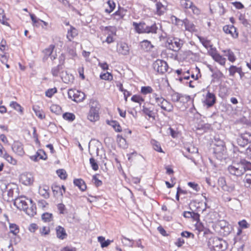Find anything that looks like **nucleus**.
Returning <instances> with one entry per match:
<instances>
[{"instance_id":"obj_1","label":"nucleus","mask_w":251,"mask_h":251,"mask_svg":"<svg viewBox=\"0 0 251 251\" xmlns=\"http://www.w3.org/2000/svg\"><path fill=\"white\" fill-rule=\"evenodd\" d=\"M133 26L136 32L139 34H156L159 29L156 23L148 25L145 22H140L139 23L133 22Z\"/></svg>"},{"instance_id":"obj_2","label":"nucleus","mask_w":251,"mask_h":251,"mask_svg":"<svg viewBox=\"0 0 251 251\" xmlns=\"http://www.w3.org/2000/svg\"><path fill=\"white\" fill-rule=\"evenodd\" d=\"M208 246L211 251H222L226 248L227 245L223 239L218 237H213L209 239Z\"/></svg>"},{"instance_id":"obj_3","label":"nucleus","mask_w":251,"mask_h":251,"mask_svg":"<svg viewBox=\"0 0 251 251\" xmlns=\"http://www.w3.org/2000/svg\"><path fill=\"white\" fill-rule=\"evenodd\" d=\"M180 4L181 7L185 12L197 15H199L200 13L199 9L190 0H180Z\"/></svg>"},{"instance_id":"obj_4","label":"nucleus","mask_w":251,"mask_h":251,"mask_svg":"<svg viewBox=\"0 0 251 251\" xmlns=\"http://www.w3.org/2000/svg\"><path fill=\"white\" fill-rule=\"evenodd\" d=\"M227 170L231 175L237 176H241L244 173V170L241 165V161L239 163H233L228 167Z\"/></svg>"},{"instance_id":"obj_5","label":"nucleus","mask_w":251,"mask_h":251,"mask_svg":"<svg viewBox=\"0 0 251 251\" xmlns=\"http://www.w3.org/2000/svg\"><path fill=\"white\" fill-rule=\"evenodd\" d=\"M213 150V152L217 159L222 160L226 158V150L223 142H222L221 145H216V147L214 148Z\"/></svg>"},{"instance_id":"obj_6","label":"nucleus","mask_w":251,"mask_h":251,"mask_svg":"<svg viewBox=\"0 0 251 251\" xmlns=\"http://www.w3.org/2000/svg\"><path fill=\"white\" fill-rule=\"evenodd\" d=\"M154 70L160 74H163L167 71L168 65L164 60L157 59L152 64Z\"/></svg>"},{"instance_id":"obj_7","label":"nucleus","mask_w":251,"mask_h":251,"mask_svg":"<svg viewBox=\"0 0 251 251\" xmlns=\"http://www.w3.org/2000/svg\"><path fill=\"white\" fill-rule=\"evenodd\" d=\"M69 98L77 102L82 101L85 97V94L75 89H70L68 92Z\"/></svg>"},{"instance_id":"obj_8","label":"nucleus","mask_w":251,"mask_h":251,"mask_svg":"<svg viewBox=\"0 0 251 251\" xmlns=\"http://www.w3.org/2000/svg\"><path fill=\"white\" fill-rule=\"evenodd\" d=\"M31 200L26 198L24 196H20L15 199L14 204L20 210H23V211L26 209L27 205H29V203L28 201Z\"/></svg>"},{"instance_id":"obj_9","label":"nucleus","mask_w":251,"mask_h":251,"mask_svg":"<svg viewBox=\"0 0 251 251\" xmlns=\"http://www.w3.org/2000/svg\"><path fill=\"white\" fill-rule=\"evenodd\" d=\"M237 144L240 147H244L251 142V134L245 132L240 134L236 139Z\"/></svg>"},{"instance_id":"obj_10","label":"nucleus","mask_w":251,"mask_h":251,"mask_svg":"<svg viewBox=\"0 0 251 251\" xmlns=\"http://www.w3.org/2000/svg\"><path fill=\"white\" fill-rule=\"evenodd\" d=\"M13 151L17 155L23 156L25 154L23 145L18 141H14L12 145Z\"/></svg>"},{"instance_id":"obj_11","label":"nucleus","mask_w":251,"mask_h":251,"mask_svg":"<svg viewBox=\"0 0 251 251\" xmlns=\"http://www.w3.org/2000/svg\"><path fill=\"white\" fill-rule=\"evenodd\" d=\"M99 108L91 106L88 115V119L91 122H95L99 120Z\"/></svg>"},{"instance_id":"obj_12","label":"nucleus","mask_w":251,"mask_h":251,"mask_svg":"<svg viewBox=\"0 0 251 251\" xmlns=\"http://www.w3.org/2000/svg\"><path fill=\"white\" fill-rule=\"evenodd\" d=\"M223 31L227 34H230L233 38H237L238 33L235 27L233 25H226L223 27Z\"/></svg>"},{"instance_id":"obj_13","label":"nucleus","mask_w":251,"mask_h":251,"mask_svg":"<svg viewBox=\"0 0 251 251\" xmlns=\"http://www.w3.org/2000/svg\"><path fill=\"white\" fill-rule=\"evenodd\" d=\"M167 48L170 50L175 51H178L181 48V44L180 43V40L173 39L170 40V41H168Z\"/></svg>"},{"instance_id":"obj_14","label":"nucleus","mask_w":251,"mask_h":251,"mask_svg":"<svg viewBox=\"0 0 251 251\" xmlns=\"http://www.w3.org/2000/svg\"><path fill=\"white\" fill-rule=\"evenodd\" d=\"M20 180L25 185H29L33 182V177L30 173H24L21 176Z\"/></svg>"},{"instance_id":"obj_15","label":"nucleus","mask_w":251,"mask_h":251,"mask_svg":"<svg viewBox=\"0 0 251 251\" xmlns=\"http://www.w3.org/2000/svg\"><path fill=\"white\" fill-rule=\"evenodd\" d=\"M29 203V205H27L26 209L24 211L29 216L32 217L36 213V207L32 200L28 201Z\"/></svg>"},{"instance_id":"obj_16","label":"nucleus","mask_w":251,"mask_h":251,"mask_svg":"<svg viewBox=\"0 0 251 251\" xmlns=\"http://www.w3.org/2000/svg\"><path fill=\"white\" fill-rule=\"evenodd\" d=\"M29 203V205H27L26 209L24 211L29 216L32 217L36 213V207L32 200L28 201Z\"/></svg>"},{"instance_id":"obj_17","label":"nucleus","mask_w":251,"mask_h":251,"mask_svg":"<svg viewBox=\"0 0 251 251\" xmlns=\"http://www.w3.org/2000/svg\"><path fill=\"white\" fill-rule=\"evenodd\" d=\"M204 102L207 106V107L213 106L216 102V97L215 95L208 92L206 94V99Z\"/></svg>"},{"instance_id":"obj_18","label":"nucleus","mask_w":251,"mask_h":251,"mask_svg":"<svg viewBox=\"0 0 251 251\" xmlns=\"http://www.w3.org/2000/svg\"><path fill=\"white\" fill-rule=\"evenodd\" d=\"M117 51L119 54L126 55L129 53V49L126 43H121L118 45Z\"/></svg>"},{"instance_id":"obj_19","label":"nucleus","mask_w":251,"mask_h":251,"mask_svg":"<svg viewBox=\"0 0 251 251\" xmlns=\"http://www.w3.org/2000/svg\"><path fill=\"white\" fill-rule=\"evenodd\" d=\"M46 154L45 152L42 150H39L34 155L31 156V159L37 161L39 159L45 160L46 159Z\"/></svg>"},{"instance_id":"obj_20","label":"nucleus","mask_w":251,"mask_h":251,"mask_svg":"<svg viewBox=\"0 0 251 251\" xmlns=\"http://www.w3.org/2000/svg\"><path fill=\"white\" fill-rule=\"evenodd\" d=\"M57 237L60 239H64L67 236L65 229L61 226H58L56 228Z\"/></svg>"},{"instance_id":"obj_21","label":"nucleus","mask_w":251,"mask_h":251,"mask_svg":"<svg viewBox=\"0 0 251 251\" xmlns=\"http://www.w3.org/2000/svg\"><path fill=\"white\" fill-rule=\"evenodd\" d=\"M74 183L75 186H77L82 191H85L87 188L85 182L82 179H75L74 180Z\"/></svg>"},{"instance_id":"obj_22","label":"nucleus","mask_w":251,"mask_h":251,"mask_svg":"<svg viewBox=\"0 0 251 251\" xmlns=\"http://www.w3.org/2000/svg\"><path fill=\"white\" fill-rule=\"evenodd\" d=\"M163 102L161 108L167 112H172L174 109L173 105L165 99L163 100Z\"/></svg>"},{"instance_id":"obj_23","label":"nucleus","mask_w":251,"mask_h":251,"mask_svg":"<svg viewBox=\"0 0 251 251\" xmlns=\"http://www.w3.org/2000/svg\"><path fill=\"white\" fill-rule=\"evenodd\" d=\"M54 196L55 197H58L59 196H62L63 194V192L60 186H57V185L54 184L51 187Z\"/></svg>"},{"instance_id":"obj_24","label":"nucleus","mask_w":251,"mask_h":251,"mask_svg":"<svg viewBox=\"0 0 251 251\" xmlns=\"http://www.w3.org/2000/svg\"><path fill=\"white\" fill-rule=\"evenodd\" d=\"M183 23L185 25L186 30L190 31H194L196 30L195 25L190 22L188 19H184L183 21Z\"/></svg>"},{"instance_id":"obj_25","label":"nucleus","mask_w":251,"mask_h":251,"mask_svg":"<svg viewBox=\"0 0 251 251\" xmlns=\"http://www.w3.org/2000/svg\"><path fill=\"white\" fill-rule=\"evenodd\" d=\"M77 34V30L75 27L71 26L70 29L68 31L67 38L71 41Z\"/></svg>"},{"instance_id":"obj_26","label":"nucleus","mask_w":251,"mask_h":251,"mask_svg":"<svg viewBox=\"0 0 251 251\" xmlns=\"http://www.w3.org/2000/svg\"><path fill=\"white\" fill-rule=\"evenodd\" d=\"M156 12L158 15H162L166 10V7L161 2H157L156 3Z\"/></svg>"},{"instance_id":"obj_27","label":"nucleus","mask_w":251,"mask_h":251,"mask_svg":"<svg viewBox=\"0 0 251 251\" xmlns=\"http://www.w3.org/2000/svg\"><path fill=\"white\" fill-rule=\"evenodd\" d=\"M213 59L218 62L221 65H225L226 63V59L223 57L220 54L213 55Z\"/></svg>"},{"instance_id":"obj_28","label":"nucleus","mask_w":251,"mask_h":251,"mask_svg":"<svg viewBox=\"0 0 251 251\" xmlns=\"http://www.w3.org/2000/svg\"><path fill=\"white\" fill-rule=\"evenodd\" d=\"M3 157L6 159V160L12 165H15L17 164V160L14 158L12 156L8 154L6 152L4 153Z\"/></svg>"},{"instance_id":"obj_29","label":"nucleus","mask_w":251,"mask_h":251,"mask_svg":"<svg viewBox=\"0 0 251 251\" xmlns=\"http://www.w3.org/2000/svg\"><path fill=\"white\" fill-rule=\"evenodd\" d=\"M229 75L231 76H233L236 73H239L240 75H241L242 69L241 68H238L235 66H231L230 67L229 69Z\"/></svg>"},{"instance_id":"obj_30","label":"nucleus","mask_w":251,"mask_h":251,"mask_svg":"<svg viewBox=\"0 0 251 251\" xmlns=\"http://www.w3.org/2000/svg\"><path fill=\"white\" fill-rule=\"evenodd\" d=\"M240 205V201L239 200L236 199H233L230 201L228 206L231 207L233 209H235L239 207Z\"/></svg>"},{"instance_id":"obj_31","label":"nucleus","mask_w":251,"mask_h":251,"mask_svg":"<svg viewBox=\"0 0 251 251\" xmlns=\"http://www.w3.org/2000/svg\"><path fill=\"white\" fill-rule=\"evenodd\" d=\"M141 48L146 51L150 50L153 47V46L151 44V43L148 40H144L141 43Z\"/></svg>"},{"instance_id":"obj_32","label":"nucleus","mask_w":251,"mask_h":251,"mask_svg":"<svg viewBox=\"0 0 251 251\" xmlns=\"http://www.w3.org/2000/svg\"><path fill=\"white\" fill-rule=\"evenodd\" d=\"M108 124L112 126L115 130L117 132H121L122 131V127L119 125V124L115 121H111L108 122Z\"/></svg>"},{"instance_id":"obj_33","label":"nucleus","mask_w":251,"mask_h":251,"mask_svg":"<svg viewBox=\"0 0 251 251\" xmlns=\"http://www.w3.org/2000/svg\"><path fill=\"white\" fill-rule=\"evenodd\" d=\"M241 165L243 167V169L244 170V173L247 170H250L251 171V163L249 162L245 159H241L240 160Z\"/></svg>"},{"instance_id":"obj_34","label":"nucleus","mask_w":251,"mask_h":251,"mask_svg":"<svg viewBox=\"0 0 251 251\" xmlns=\"http://www.w3.org/2000/svg\"><path fill=\"white\" fill-rule=\"evenodd\" d=\"M98 241L100 243L101 247L102 248H104L107 247L111 242V241L110 240H105L104 237L102 236H99L98 238Z\"/></svg>"},{"instance_id":"obj_35","label":"nucleus","mask_w":251,"mask_h":251,"mask_svg":"<svg viewBox=\"0 0 251 251\" xmlns=\"http://www.w3.org/2000/svg\"><path fill=\"white\" fill-rule=\"evenodd\" d=\"M10 232L16 235L20 231L18 226L15 224H9Z\"/></svg>"},{"instance_id":"obj_36","label":"nucleus","mask_w":251,"mask_h":251,"mask_svg":"<svg viewBox=\"0 0 251 251\" xmlns=\"http://www.w3.org/2000/svg\"><path fill=\"white\" fill-rule=\"evenodd\" d=\"M55 49L54 45H50V46L49 48H48V52H50L49 54L50 59L52 60H53L56 58V56H57L56 51H54V50Z\"/></svg>"},{"instance_id":"obj_37","label":"nucleus","mask_w":251,"mask_h":251,"mask_svg":"<svg viewBox=\"0 0 251 251\" xmlns=\"http://www.w3.org/2000/svg\"><path fill=\"white\" fill-rule=\"evenodd\" d=\"M152 97L154 99L155 102L157 104V105L160 107L163 104V100L165 99L162 97L158 96L156 94L154 93L152 95Z\"/></svg>"},{"instance_id":"obj_38","label":"nucleus","mask_w":251,"mask_h":251,"mask_svg":"<svg viewBox=\"0 0 251 251\" xmlns=\"http://www.w3.org/2000/svg\"><path fill=\"white\" fill-rule=\"evenodd\" d=\"M50 110L52 113H53L56 115H59L61 113V107L56 104H53L50 107Z\"/></svg>"},{"instance_id":"obj_39","label":"nucleus","mask_w":251,"mask_h":251,"mask_svg":"<svg viewBox=\"0 0 251 251\" xmlns=\"http://www.w3.org/2000/svg\"><path fill=\"white\" fill-rule=\"evenodd\" d=\"M0 22L4 25H9L7 19L4 14V10L1 8H0Z\"/></svg>"},{"instance_id":"obj_40","label":"nucleus","mask_w":251,"mask_h":251,"mask_svg":"<svg viewBox=\"0 0 251 251\" xmlns=\"http://www.w3.org/2000/svg\"><path fill=\"white\" fill-rule=\"evenodd\" d=\"M223 51L225 53V55L228 57V59L233 62L235 60V57L233 52L230 50H223Z\"/></svg>"},{"instance_id":"obj_41","label":"nucleus","mask_w":251,"mask_h":251,"mask_svg":"<svg viewBox=\"0 0 251 251\" xmlns=\"http://www.w3.org/2000/svg\"><path fill=\"white\" fill-rule=\"evenodd\" d=\"M62 69L63 67H61V65H57L51 69V73L53 76H57L59 75L60 73V70H62Z\"/></svg>"},{"instance_id":"obj_42","label":"nucleus","mask_w":251,"mask_h":251,"mask_svg":"<svg viewBox=\"0 0 251 251\" xmlns=\"http://www.w3.org/2000/svg\"><path fill=\"white\" fill-rule=\"evenodd\" d=\"M10 186V184H7L3 181H0V194L3 193Z\"/></svg>"},{"instance_id":"obj_43","label":"nucleus","mask_w":251,"mask_h":251,"mask_svg":"<svg viewBox=\"0 0 251 251\" xmlns=\"http://www.w3.org/2000/svg\"><path fill=\"white\" fill-rule=\"evenodd\" d=\"M10 106L14 108L16 110L22 113L23 110L21 106L17 102L15 101H12L10 103Z\"/></svg>"},{"instance_id":"obj_44","label":"nucleus","mask_w":251,"mask_h":251,"mask_svg":"<svg viewBox=\"0 0 251 251\" xmlns=\"http://www.w3.org/2000/svg\"><path fill=\"white\" fill-rule=\"evenodd\" d=\"M143 111L146 115H148L150 118H152L153 119H155L154 113L152 110H150L149 108L144 107Z\"/></svg>"},{"instance_id":"obj_45","label":"nucleus","mask_w":251,"mask_h":251,"mask_svg":"<svg viewBox=\"0 0 251 251\" xmlns=\"http://www.w3.org/2000/svg\"><path fill=\"white\" fill-rule=\"evenodd\" d=\"M152 91L153 90L150 86H143L141 89V92L144 95L151 93Z\"/></svg>"},{"instance_id":"obj_46","label":"nucleus","mask_w":251,"mask_h":251,"mask_svg":"<svg viewBox=\"0 0 251 251\" xmlns=\"http://www.w3.org/2000/svg\"><path fill=\"white\" fill-rule=\"evenodd\" d=\"M153 149L160 152H163V151L161 148L160 144L155 140H153L151 142Z\"/></svg>"},{"instance_id":"obj_47","label":"nucleus","mask_w":251,"mask_h":251,"mask_svg":"<svg viewBox=\"0 0 251 251\" xmlns=\"http://www.w3.org/2000/svg\"><path fill=\"white\" fill-rule=\"evenodd\" d=\"M56 173L61 179H65L67 178V175L66 172L64 169H59L56 171Z\"/></svg>"},{"instance_id":"obj_48","label":"nucleus","mask_w":251,"mask_h":251,"mask_svg":"<svg viewBox=\"0 0 251 251\" xmlns=\"http://www.w3.org/2000/svg\"><path fill=\"white\" fill-rule=\"evenodd\" d=\"M171 100L173 102H178L181 98L180 95L179 93H176V92H173L171 95Z\"/></svg>"},{"instance_id":"obj_49","label":"nucleus","mask_w":251,"mask_h":251,"mask_svg":"<svg viewBox=\"0 0 251 251\" xmlns=\"http://www.w3.org/2000/svg\"><path fill=\"white\" fill-rule=\"evenodd\" d=\"M47 186L43 185L40 186L39 188V193L40 195L46 198L47 195V189H46Z\"/></svg>"},{"instance_id":"obj_50","label":"nucleus","mask_w":251,"mask_h":251,"mask_svg":"<svg viewBox=\"0 0 251 251\" xmlns=\"http://www.w3.org/2000/svg\"><path fill=\"white\" fill-rule=\"evenodd\" d=\"M63 117L64 119L69 121H73L75 119V115L70 113H64L63 115Z\"/></svg>"},{"instance_id":"obj_51","label":"nucleus","mask_w":251,"mask_h":251,"mask_svg":"<svg viewBox=\"0 0 251 251\" xmlns=\"http://www.w3.org/2000/svg\"><path fill=\"white\" fill-rule=\"evenodd\" d=\"M118 139L119 146L123 148H126L127 145L126 139L119 135L118 136Z\"/></svg>"},{"instance_id":"obj_52","label":"nucleus","mask_w":251,"mask_h":251,"mask_svg":"<svg viewBox=\"0 0 251 251\" xmlns=\"http://www.w3.org/2000/svg\"><path fill=\"white\" fill-rule=\"evenodd\" d=\"M244 181L246 183V186L251 187V174H247L246 175Z\"/></svg>"},{"instance_id":"obj_53","label":"nucleus","mask_w":251,"mask_h":251,"mask_svg":"<svg viewBox=\"0 0 251 251\" xmlns=\"http://www.w3.org/2000/svg\"><path fill=\"white\" fill-rule=\"evenodd\" d=\"M100 77L102 79L110 80H112L113 76L112 75L108 72L101 74L100 75Z\"/></svg>"},{"instance_id":"obj_54","label":"nucleus","mask_w":251,"mask_h":251,"mask_svg":"<svg viewBox=\"0 0 251 251\" xmlns=\"http://www.w3.org/2000/svg\"><path fill=\"white\" fill-rule=\"evenodd\" d=\"M200 41L203 46L206 48V49L211 48L212 47V45L211 44L209 41L207 40H205L204 39L200 38Z\"/></svg>"},{"instance_id":"obj_55","label":"nucleus","mask_w":251,"mask_h":251,"mask_svg":"<svg viewBox=\"0 0 251 251\" xmlns=\"http://www.w3.org/2000/svg\"><path fill=\"white\" fill-rule=\"evenodd\" d=\"M131 100L141 104L144 101V99L140 96L134 95L131 98Z\"/></svg>"},{"instance_id":"obj_56","label":"nucleus","mask_w":251,"mask_h":251,"mask_svg":"<svg viewBox=\"0 0 251 251\" xmlns=\"http://www.w3.org/2000/svg\"><path fill=\"white\" fill-rule=\"evenodd\" d=\"M90 163L91 165L92 169L94 171H97L98 170V169H99L98 165L94 158H91L90 159Z\"/></svg>"},{"instance_id":"obj_57","label":"nucleus","mask_w":251,"mask_h":251,"mask_svg":"<svg viewBox=\"0 0 251 251\" xmlns=\"http://www.w3.org/2000/svg\"><path fill=\"white\" fill-rule=\"evenodd\" d=\"M223 189L229 192L233 191L235 189V185L233 184L225 185L223 186Z\"/></svg>"},{"instance_id":"obj_58","label":"nucleus","mask_w":251,"mask_h":251,"mask_svg":"<svg viewBox=\"0 0 251 251\" xmlns=\"http://www.w3.org/2000/svg\"><path fill=\"white\" fill-rule=\"evenodd\" d=\"M107 3H108V5L109 6V9H105V12L108 13H110L114 9L115 6V4L114 2L111 1L110 0H109Z\"/></svg>"},{"instance_id":"obj_59","label":"nucleus","mask_w":251,"mask_h":251,"mask_svg":"<svg viewBox=\"0 0 251 251\" xmlns=\"http://www.w3.org/2000/svg\"><path fill=\"white\" fill-rule=\"evenodd\" d=\"M122 243L125 245L129 246V247H132V244H133L132 241L130 240L129 239H128V238H127L126 237H124L122 239Z\"/></svg>"},{"instance_id":"obj_60","label":"nucleus","mask_w":251,"mask_h":251,"mask_svg":"<svg viewBox=\"0 0 251 251\" xmlns=\"http://www.w3.org/2000/svg\"><path fill=\"white\" fill-rule=\"evenodd\" d=\"M238 224L240 227L247 228L249 227V224L245 220H242L238 222Z\"/></svg>"},{"instance_id":"obj_61","label":"nucleus","mask_w":251,"mask_h":251,"mask_svg":"<svg viewBox=\"0 0 251 251\" xmlns=\"http://www.w3.org/2000/svg\"><path fill=\"white\" fill-rule=\"evenodd\" d=\"M40 234L41 236H46L47 235V229L46 226H42L39 229Z\"/></svg>"},{"instance_id":"obj_62","label":"nucleus","mask_w":251,"mask_h":251,"mask_svg":"<svg viewBox=\"0 0 251 251\" xmlns=\"http://www.w3.org/2000/svg\"><path fill=\"white\" fill-rule=\"evenodd\" d=\"M33 109L36 116H38L39 118L42 119L45 118V114H43L40 111H37L34 107L33 108Z\"/></svg>"},{"instance_id":"obj_63","label":"nucleus","mask_w":251,"mask_h":251,"mask_svg":"<svg viewBox=\"0 0 251 251\" xmlns=\"http://www.w3.org/2000/svg\"><path fill=\"white\" fill-rule=\"evenodd\" d=\"M37 228V225L34 223L30 224L28 227V230L31 232H34Z\"/></svg>"},{"instance_id":"obj_64","label":"nucleus","mask_w":251,"mask_h":251,"mask_svg":"<svg viewBox=\"0 0 251 251\" xmlns=\"http://www.w3.org/2000/svg\"><path fill=\"white\" fill-rule=\"evenodd\" d=\"M65 60V56L63 54H61L59 57V64L58 65H61L63 67Z\"/></svg>"}]
</instances>
